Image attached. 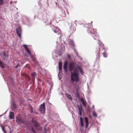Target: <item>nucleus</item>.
Instances as JSON below:
<instances>
[{
    "instance_id": "obj_1",
    "label": "nucleus",
    "mask_w": 133,
    "mask_h": 133,
    "mask_svg": "<svg viewBox=\"0 0 133 133\" xmlns=\"http://www.w3.org/2000/svg\"><path fill=\"white\" fill-rule=\"evenodd\" d=\"M69 70L71 72V82L72 83L75 81L77 82L79 80L78 73L79 70L81 74H83V71L81 68L78 66H76V64L74 62L70 63L69 66Z\"/></svg>"
},
{
    "instance_id": "obj_2",
    "label": "nucleus",
    "mask_w": 133,
    "mask_h": 133,
    "mask_svg": "<svg viewBox=\"0 0 133 133\" xmlns=\"http://www.w3.org/2000/svg\"><path fill=\"white\" fill-rule=\"evenodd\" d=\"M45 110V103H43L39 107V110L41 113L44 114Z\"/></svg>"
},
{
    "instance_id": "obj_3",
    "label": "nucleus",
    "mask_w": 133,
    "mask_h": 133,
    "mask_svg": "<svg viewBox=\"0 0 133 133\" xmlns=\"http://www.w3.org/2000/svg\"><path fill=\"white\" fill-rule=\"evenodd\" d=\"M53 30L55 33H57L58 35H61V31L57 27L54 26Z\"/></svg>"
},
{
    "instance_id": "obj_4",
    "label": "nucleus",
    "mask_w": 133,
    "mask_h": 133,
    "mask_svg": "<svg viewBox=\"0 0 133 133\" xmlns=\"http://www.w3.org/2000/svg\"><path fill=\"white\" fill-rule=\"evenodd\" d=\"M93 35H92V36L94 37L95 39H97L99 38V36L98 35L96 31L97 30L96 29H93Z\"/></svg>"
},
{
    "instance_id": "obj_5",
    "label": "nucleus",
    "mask_w": 133,
    "mask_h": 133,
    "mask_svg": "<svg viewBox=\"0 0 133 133\" xmlns=\"http://www.w3.org/2000/svg\"><path fill=\"white\" fill-rule=\"evenodd\" d=\"M16 122L20 124H23L24 121L20 116H17L16 117Z\"/></svg>"
},
{
    "instance_id": "obj_6",
    "label": "nucleus",
    "mask_w": 133,
    "mask_h": 133,
    "mask_svg": "<svg viewBox=\"0 0 133 133\" xmlns=\"http://www.w3.org/2000/svg\"><path fill=\"white\" fill-rule=\"evenodd\" d=\"M16 32L18 36L21 38V29L20 28L17 29Z\"/></svg>"
},
{
    "instance_id": "obj_7",
    "label": "nucleus",
    "mask_w": 133,
    "mask_h": 133,
    "mask_svg": "<svg viewBox=\"0 0 133 133\" xmlns=\"http://www.w3.org/2000/svg\"><path fill=\"white\" fill-rule=\"evenodd\" d=\"M67 65L68 63L67 62H65L64 63L63 68L65 72H67L68 70Z\"/></svg>"
},
{
    "instance_id": "obj_8",
    "label": "nucleus",
    "mask_w": 133,
    "mask_h": 133,
    "mask_svg": "<svg viewBox=\"0 0 133 133\" xmlns=\"http://www.w3.org/2000/svg\"><path fill=\"white\" fill-rule=\"evenodd\" d=\"M9 117L10 119H13L14 118V113L13 112H11L10 113L9 115Z\"/></svg>"
},
{
    "instance_id": "obj_9",
    "label": "nucleus",
    "mask_w": 133,
    "mask_h": 133,
    "mask_svg": "<svg viewBox=\"0 0 133 133\" xmlns=\"http://www.w3.org/2000/svg\"><path fill=\"white\" fill-rule=\"evenodd\" d=\"M65 95L69 100H72V98L70 95L68 94H65Z\"/></svg>"
},
{
    "instance_id": "obj_10",
    "label": "nucleus",
    "mask_w": 133,
    "mask_h": 133,
    "mask_svg": "<svg viewBox=\"0 0 133 133\" xmlns=\"http://www.w3.org/2000/svg\"><path fill=\"white\" fill-rule=\"evenodd\" d=\"M85 122L86 124V127L87 128L89 125L88 119L87 118L85 117Z\"/></svg>"
},
{
    "instance_id": "obj_11",
    "label": "nucleus",
    "mask_w": 133,
    "mask_h": 133,
    "mask_svg": "<svg viewBox=\"0 0 133 133\" xmlns=\"http://www.w3.org/2000/svg\"><path fill=\"white\" fill-rule=\"evenodd\" d=\"M32 122L34 123V125L35 127L37 128V127L39 126V125L38 124L37 122L36 121H32Z\"/></svg>"
},
{
    "instance_id": "obj_12",
    "label": "nucleus",
    "mask_w": 133,
    "mask_h": 133,
    "mask_svg": "<svg viewBox=\"0 0 133 133\" xmlns=\"http://www.w3.org/2000/svg\"><path fill=\"white\" fill-rule=\"evenodd\" d=\"M80 101L81 102H82L83 106L84 107H85L86 106V104L85 103L84 101V100L83 98H81Z\"/></svg>"
},
{
    "instance_id": "obj_13",
    "label": "nucleus",
    "mask_w": 133,
    "mask_h": 133,
    "mask_svg": "<svg viewBox=\"0 0 133 133\" xmlns=\"http://www.w3.org/2000/svg\"><path fill=\"white\" fill-rule=\"evenodd\" d=\"M80 124L81 126L82 127L83 126V119L81 117H80Z\"/></svg>"
},
{
    "instance_id": "obj_14",
    "label": "nucleus",
    "mask_w": 133,
    "mask_h": 133,
    "mask_svg": "<svg viewBox=\"0 0 133 133\" xmlns=\"http://www.w3.org/2000/svg\"><path fill=\"white\" fill-rule=\"evenodd\" d=\"M30 57H31V58L32 59L34 63H36V59L35 58V57L34 56H32V55H31V56H30Z\"/></svg>"
},
{
    "instance_id": "obj_15",
    "label": "nucleus",
    "mask_w": 133,
    "mask_h": 133,
    "mask_svg": "<svg viewBox=\"0 0 133 133\" xmlns=\"http://www.w3.org/2000/svg\"><path fill=\"white\" fill-rule=\"evenodd\" d=\"M1 54L5 58L8 57V55L5 52H3Z\"/></svg>"
},
{
    "instance_id": "obj_16",
    "label": "nucleus",
    "mask_w": 133,
    "mask_h": 133,
    "mask_svg": "<svg viewBox=\"0 0 133 133\" xmlns=\"http://www.w3.org/2000/svg\"><path fill=\"white\" fill-rule=\"evenodd\" d=\"M32 76L34 77H35L37 76V74L36 72H33L31 73Z\"/></svg>"
},
{
    "instance_id": "obj_17",
    "label": "nucleus",
    "mask_w": 133,
    "mask_h": 133,
    "mask_svg": "<svg viewBox=\"0 0 133 133\" xmlns=\"http://www.w3.org/2000/svg\"><path fill=\"white\" fill-rule=\"evenodd\" d=\"M103 56L105 57H106L107 56L106 51H104V52L102 53Z\"/></svg>"
},
{
    "instance_id": "obj_18",
    "label": "nucleus",
    "mask_w": 133,
    "mask_h": 133,
    "mask_svg": "<svg viewBox=\"0 0 133 133\" xmlns=\"http://www.w3.org/2000/svg\"><path fill=\"white\" fill-rule=\"evenodd\" d=\"M29 107L30 108L31 107V108L30 109V112L31 113H32L33 112V110L32 109V108L31 107V105H30V104H29Z\"/></svg>"
},
{
    "instance_id": "obj_19",
    "label": "nucleus",
    "mask_w": 133,
    "mask_h": 133,
    "mask_svg": "<svg viewBox=\"0 0 133 133\" xmlns=\"http://www.w3.org/2000/svg\"><path fill=\"white\" fill-rule=\"evenodd\" d=\"M20 66H19V65L18 64H17V65L16 66H15V68H16V69H17V68H18V69L17 70V71H19V70L18 69V68Z\"/></svg>"
},
{
    "instance_id": "obj_20",
    "label": "nucleus",
    "mask_w": 133,
    "mask_h": 133,
    "mask_svg": "<svg viewBox=\"0 0 133 133\" xmlns=\"http://www.w3.org/2000/svg\"><path fill=\"white\" fill-rule=\"evenodd\" d=\"M62 63L61 62H59L58 64V67H62Z\"/></svg>"
},
{
    "instance_id": "obj_21",
    "label": "nucleus",
    "mask_w": 133,
    "mask_h": 133,
    "mask_svg": "<svg viewBox=\"0 0 133 133\" xmlns=\"http://www.w3.org/2000/svg\"><path fill=\"white\" fill-rule=\"evenodd\" d=\"M78 109L79 110V112H82V111L83 110L82 108L81 107H79Z\"/></svg>"
},
{
    "instance_id": "obj_22",
    "label": "nucleus",
    "mask_w": 133,
    "mask_h": 133,
    "mask_svg": "<svg viewBox=\"0 0 133 133\" xmlns=\"http://www.w3.org/2000/svg\"><path fill=\"white\" fill-rule=\"evenodd\" d=\"M100 46L101 47H102V48L103 49H104V45L103 44H100Z\"/></svg>"
},
{
    "instance_id": "obj_23",
    "label": "nucleus",
    "mask_w": 133,
    "mask_h": 133,
    "mask_svg": "<svg viewBox=\"0 0 133 133\" xmlns=\"http://www.w3.org/2000/svg\"><path fill=\"white\" fill-rule=\"evenodd\" d=\"M92 115H93L95 117H97V115L95 112H93Z\"/></svg>"
},
{
    "instance_id": "obj_24",
    "label": "nucleus",
    "mask_w": 133,
    "mask_h": 133,
    "mask_svg": "<svg viewBox=\"0 0 133 133\" xmlns=\"http://www.w3.org/2000/svg\"><path fill=\"white\" fill-rule=\"evenodd\" d=\"M93 29H91V30H90V32L91 33L92 35H93Z\"/></svg>"
},
{
    "instance_id": "obj_25",
    "label": "nucleus",
    "mask_w": 133,
    "mask_h": 133,
    "mask_svg": "<svg viewBox=\"0 0 133 133\" xmlns=\"http://www.w3.org/2000/svg\"><path fill=\"white\" fill-rule=\"evenodd\" d=\"M0 65L3 68H4L3 64L2 62H1V63L0 64Z\"/></svg>"
},
{
    "instance_id": "obj_26",
    "label": "nucleus",
    "mask_w": 133,
    "mask_h": 133,
    "mask_svg": "<svg viewBox=\"0 0 133 133\" xmlns=\"http://www.w3.org/2000/svg\"><path fill=\"white\" fill-rule=\"evenodd\" d=\"M31 130L34 133H36V131L35 129H34L33 127H32L31 128Z\"/></svg>"
},
{
    "instance_id": "obj_27",
    "label": "nucleus",
    "mask_w": 133,
    "mask_h": 133,
    "mask_svg": "<svg viewBox=\"0 0 133 133\" xmlns=\"http://www.w3.org/2000/svg\"><path fill=\"white\" fill-rule=\"evenodd\" d=\"M4 3L3 0H0V5L3 4Z\"/></svg>"
},
{
    "instance_id": "obj_28",
    "label": "nucleus",
    "mask_w": 133,
    "mask_h": 133,
    "mask_svg": "<svg viewBox=\"0 0 133 133\" xmlns=\"http://www.w3.org/2000/svg\"><path fill=\"white\" fill-rule=\"evenodd\" d=\"M23 46L24 47V48L25 49H27L28 47L27 46L25 45H23Z\"/></svg>"
},
{
    "instance_id": "obj_29",
    "label": "nucleus",
    "mask_w": 133,
    "mask_h": 133,
    "mask_svg": "<svg viewBox=\"0 0 133 133\" xmlns=\"http://www.w3.org/2000/svg\"><path fill=\"white\" fill-rule=\"evenodd\" d=\"M78 114L81 116H82V112H79Z\"/></svg>"
},
{
    "instance_id": "obj_30",
    "label": "nucleus",
    "mask_w": 133,
    "mask_h": 133,
    "mask_svg": "<svg viewBox=\"0 0 133 133\" xmlns=\"http://www.w3.org/2000/svg\"><path fill=\"white\" fill-rule=\"evenodd\" d=\"M28 54L30 55V56H31V55H32L31 54V52H30L29 51H28V52H27Z\"/></svg>"
},
{
    "instance_id": "obj_31",
    "label": "nucleus",
    "mask_w": 133,
    "mask_h": 133,
    "mask_svg": "<svg viewBox=\"0 0 133 133\" xmlns=\"http://www.w3.org/2000/svg\"><path fill=\"white\" fill-rule=\"evenodd\" d=\"M2 129L3 130V131L4 132H5V131L4 130V128L3 126H2Z\"/></svg>"
},
{
    "instance_id": "obj_32",
    "label": "nucleus",
    "mask_w": 133,
    "mask_h": 133,
    "mask_svg": "<svg viewBox=\"0 0 133 133\" xmlns=\"http://www.w3.org/2000/svg\"><path fill=\"white\" fill-rule=\"evenodd\" d=\"M78 89H79V87H77V88H76V92H77H77L78 91Z\"/></svg>"
},
{
    "instance_id": "obj_33",
    "label": "nucleus",
    "mask_w": 133,
    "mask_h": 133,
    "mask_svg": "<svg viewBox=\"0 0 133 133\" xmlns=\"http://www.w3.org/2000/svg\"><path fill=\"white\" fill-rule=\"evenodd\" d=\"M59 70L61 71L62 70V67H59Z\"/></svg>"
},
{
    "instance_id": "obj_34",
    "label": "nucleus",
    "mask_w": 133,
    "mask_h": 133,
    "mask_svg": "<svg viewBox=\"0 0 133 133\" xmlns=\"http://www.w3.org/2000/svg\"><path fill=\"white\" fill-rule=\"evenodd\" d=\"M26 50V51H27V52H28V51H29V50H28V48H27V49H25Z\"/></svg>"
},
{
    "instance_id": "obj_35",
    "label": "nucleus",
    "mask_w": 133,
    "mask_h": 133,
    "mask_svg": "<svg viewBox=\"0 0 133 133\" xmlns=\"http://www.w3.org/2000/svg\"><path fill=\"white\" fill-rule=\"evenodd\" d=\"M44 130L46 131V128H44Z\"/></svg>"
},
{
    "instance_id": "obj_36",
    "label": "nucleus",
    "mask_w": 133,
    "mask_h": 133,
    "mask_svg": "<svg viewBox=\"0 0 133 133\" xmlns=\"http://www.w3.org/2000/svg\"><path fill=\"white\" fill-rule=\"evenodd\" d=\"M98 52H99V53H100V49H99V51H98Z\"/></svg>"
},
{
    "instance_id": "obj_37",
    "label": "nucleus",
    "mask_w": 133,
    "mask_h": 133,
    "mask_svg": "<svg viewBox=\"0 0 133 133\" xmlns=\"http://www.w3.org/2000/svg\"><path fill=\"white\" fill-rule=\"evenodd\" d=\"M1 61H0V63H1Z\"/></svg>"
},
{
    "instance_id": "obj_38",
    "label": "nucleus",
    "mask_w": 133,
    "mask_h": 133,
    "mask_svg": "<svg viewBox=\"0 0 133 133\" xmlns=\"http://www.w3.org/2000/svg\"><path fill=\"white\" fill-rule=\"evenodd\" d=\"M98 56H99V54H98Z\"/></svg>"
}]
</instances>
